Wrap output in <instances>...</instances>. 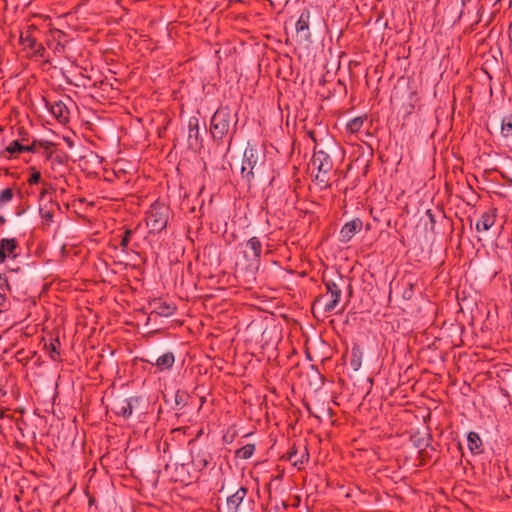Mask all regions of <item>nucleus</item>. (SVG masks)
Segmentation results:
<instances>
[{
  "instance_id": "obj_26",
  "label": "nucleus",
  "mask_w": 512,
  "mask_h": 512,
  "mask_svg": "<svg viewBox=\"0 0 512 512\" xmlns=\"http://www.w3.org/2000/svg\"><path fill=\"white\" fill-rule=\"evenodd\" d=\"M130 235H131V230H126L124 233V236L121 240V246L123 248H126L128 246L129 240H130Z\"/></svg>"
},
{
  "instance_id": "obj_29",
  "label": "nucleus",
  "mask_w": 512,
  "mask_h": 512,
  "mask_svg": "<svg viewBox=\"0 0 512 512\" xmlns=\"http://www.w3.org/2000/svg\"><path fill=\"white\" fill-rule=\"evenodd\" d=\"M58 343H59V342H58V340H56V341H55V343H54V342H52V343L50 344L52 352H54V353H56V354H59V353L56 351V346H57V344H58Z\"/></svg>"
},
{
  "instance_id": "obj_2",
  "label": "nucleus",
  "mask_w": 512,
  "mask_h": 512,
  "mask_svg": "<svg viewBox=\"0 0 512 512\" xmlns=\"http://www.w3.org/2000/svg\"><path fill=\"white\" fill-rule=\"evenodd\" d=\"M231 113L228 108L218 109L211 119L210 129L214 138L222 139L229 131Z\"/></svg>"
},
{
  "instance_id": "obj_28",
  "label": "nucleus",
  "mask_w": 512,
  "mask_h": 512,
  "mask_svg": "<svg viewBox=\"0 0 512 512\" xmlns=\"http://www.w3.org/2000/svg\"><path fill=\"white\" fill-rule=\"evenodd\" d=\"M194 462H195V465H196L197 467H199V468H204V467H206V466H207V463H208L206 459H201V460L195 459V460H194Z\"/></svg>"
},
{
  "instance_id": "obj_34",
  "label": "nucleus",
  "mask_w": 512,
  "mask_h": 512,
  "mask_svg": "<svg viewBox=\"0 0 512 512\" xmlns=\"http://www.w3.org/2000/svg\"><path fill=\"white\" fill-rule=\"evenodd\" d=\"M55 34H57L58 36H61L62 32L61 31H56Z\"/></svg>"
},
{
  "instance_id": "obj_18",
  "label": "nucleus",
  "mask_w": 512,
  "mask_h": 512,
  "mask_svg": "<svg viewBox=\"0 0 512 512\" xmlns=\"http://www.w3.org/2000/svg\"><path fill=\"white\" fill-rule=\"evenodd\" d=\"M501 135L505 139L512 138V115L505 116L501 123Z\"/></svg>"
},
{
  "instance_id": "obj_12",
  "label": "nucleus",
  "mask_w": 512,
  "mask_h": 512,
  "mask_svg": "<svg viewBox=\"0 0 512 512\" xmlns=\"http://www.w3.org/2000/svg\"><path fill=\"white\" fill-rule=\"evenodd\" d=\"M50 112L58 121H60V122L68 121L69 111L63 102L57 101V102L52 103L50 105Z\"/></svg>"
},
{
  "instance_id": "obj_6",
  "label": "nucleus",
  "mask_w": 512,
  "mask_h": 512,
  "mask_svg": "<svg viewBox=\"0 0 512 512\" xmlns=\"http://www.w3.org/2000/svg\"><path fill=\"white\" fill-rule=\"evenodd\" d=\"M259 161L258 152L254 147H247L244 151L241 175L248 183L254 178V169L257 167Z\"/></svg>"
},
{
  "instance_id": "obj_4",
  "label": "nucleus",
  "mask_w": 512,
  "mask_h": 512,
  "mask_svg": "<svg viewBox=\"0 0 512 512\" xmlns=\"http://www.w3.org/2000/svg\"><path fill=\"white\" fill-rule=\"evenodd\" d=\"M146 222L152 231H162L168 222L167 208L159 203L153 204L148 211Z\"/></svg>"
},
{
  "instance_id": "obj_15",
  "label": "nucleus",
  "mask_w": 512,
  "mask_h": 512,
  "mask_svg": "<svg viewBox=\"0 0 512 512\" xmlns=\"http://www.w3.org/2000/svg\"><path fill=\"white\" fill-rule=\"evenodd\" d=\"M468 448L472 453L478 454L481 452L482 441L478 433L470 432L467 436Z\"/></svg>"
},
{
  "instance_id": "obj_23",
  "label": "nucleus",
  "mask_w": 512,
  "mask_h": 512,
  "mask_svg": "<svg viewBox=\"0 0 512 512\" xmlns=\"http://www.w3.org/2000/svg\"><path fill=\"white\" fill-rule=\"evenodd\" d=\"M155 309L159 315L165 316V317L171 316L175 311V308L173 306L162 304V303H160L159 306L156 307Z\"/></svg>"
},
{
  "instance_id": "obj_8",
  "label": "nucleus",
  "mask_w": 512,
  "mask_h": 512,
  "mask_svg": "<svg viewBox=\"0 0 512 512\" xmlns=\"http://www.w3.org/2000/svg\"><path fill=\"white\" fill-rule=\"evenodd\" d=\"M188 146L191 149H197L201 146L199 120L196 117H191L188 121Z\"/></svg>"
},
{
  "instance_id": "obj_20",
  "label": "nucleus",
  "mask_w": 512,
  "mask_h": 512,
  "mask_svg": "<svg viewBox=\"0 0 512 512\" xmlns=\"http://www.w3.org/2000/svg\"><path fill=\"white\" fill-rule=\"evenodd\" d=\"M25 149L26 148H24V145L20 144L18 140H14L8 144L6 147V152L10 154V156H13L23 153Z\"/></svg>"
},
{
  "instance_id": "obj_27",
  "label": "nucleus",
  "mask_w": 512,
  "mask_h": 512,
  "mask_svg": "<svg viewBox=\"0 0 512 512\" xmlns=\"http://www.w3.org/2000/svg\"><path fill=\"white\" fill-rule=\"evenodd\" d=\"M253 453V447L252 446H246L243 448V457L249 458Z\"/></svg>"
},
{
  "instance_id": "obj_9",
  "label": "nucleus",
  "mask_w": 512,
  "mask_h": 512,
  "mask_svg": "<svg viewBox=\"0 0 512 512\" xmlns=\"http://www.w3.org/2000/svg\"><path fill=\"white\" fill-rule=\"evenodd\" d=\"M361 228L362 222L359 219H354L346 223L340 231V240L342 242H349Z\"/></svg>"
},
{
  "instance_id": "obj_31",
  "label": "nucleus",
  "mask_w": 512,
  "mask_h": 512,
  "mask_svg": "<svg viewBox=\"0 0 512 512\" xmlns=\"http://www.w3.org/2000/svg\"><path fill=\"white\" fill-rule=\"evenodd\" d=\"M47 191H48V190H47V188H46V187L42 188L41 193H40V194H41V196L43 197V196L47 193Z\"/></svg>"
},
{
  "instance_id": "obj_33",
  "label": "nucleus",
  "mask_w": 512,
  "mask_h": 512,
  "mask_svg": "<svg viewBox=\"0 0 512 512\" xmlns=\"http://www.w3.org/2000/svg\"><path fill=\"white\" fill-rule=\"evenodd\" d=\"M62 49H64V46H61L60 44H58L57 47H56V50L60 51Z\"/></svg>"
},
{
  "instance_id": "obj_30",
  "label": "nucleus",
  "mask_w": 512,
  "mask_h": 512,
  "mask_svg": "<svg viewBox=\"0 0 512 512\" xmlns=\"http://www.w3.org/2000/svg\"><path fill=\"white\" fill-rule=\"evenodd\" d=\"M24 148H26L24 150V152H32V151H34V145H24Z\"/></svg>"
},
{
  "instance_id": "obj_14",
  "label": "nucleus",
  "mask_w": 512,
  "mask_h": 512,
  "mask_svg": "<svg viewBox=\"0 0 512 512\" xmlns=\"http://www.w3.org/2000/svg\"><path fill=\"white\" fill-rule=\"evenodd\" d=\"M115 413L124 418H128L133 413V404L131 399H124L115 404Z\"/></svg>"
},
{
  "instance_id": "obj_17",
  "label": "nucleus",
  "mask_w": 512,
  "mask_h": 512,
  "mask_svg": "<svg viewBox=\"0 0 512 512\" xmlns=\"http://www.w3.org/2000/svg\"><path fill=\"white\" fill-rule=\"evenodd\" d=\"M309 20L310 13L308 10H305L301 13L298 21L296 22V31L297 33L308 32L309 30Z\"/></svg>"
},
{
  "instance_id": "obj_21",
  "label": "nucleus",
  "mask_w": 512,
  "mask_h": 512,
  "mask_svg": "<svg viewBox=\"0 0 512 512\" xmlns=\"http://www.w3.org/2000/svg\"><path fill=\"white\" fill-rule=\"evenodd\" d=\"M363 123H364V118L355 117L348 122L347 129L351 133H357L362 128Z\"/></svg>"
},
{
  "instance_id": "obj_16",
  "label": "nucleus",
  "mask_w": 512,
  "mask_h": 512,
  "mask_svg": "<svg viewBox=\"0 0 512 512\" xmlns=\"http://www.w3.org/2000/svg\"><path fill=\"white\" fill-rule=\"evenodd\" d=\"M174 364V355L170 352L165 353L157 358L156 366L159 370H167L170 369Z\"/></svg>"
},
{
  "instance_id": "obj_10",
  "label": "nucleus",
  "mask_w": 512,
  "mask_h": 512,
  "mask_svg": "<svg viewBox=\"0 0 512 512\" xmlns=\"http://www.w3.org/2000/svg\"><path fill=\"white\" fill-rule=\"evenodd\" d=\"M496 221V211L495 209H490L484 212L480 219L476 223V230L478 232L488 231Z\"/></svg>"
},
{
  "instance_id": "obj_11",
  "label": "nucleus",
  "mask_w": 512,
  "mask_h": 512,
  "mask_svg": "<svg viewBox=\"0 0 512 512\" xmlns=\"http://www.w3.org/2000/svg\"><path fill=\"white\" fill-rule=\"evenodd\" d=\"M246 494L247 489L244 487H240L234 494L229 496L226 501V507L228 512H237Z\"/></svg>"
},
{
  "instance_id": "obj_25",
  "label": "nucleus",
  "mask_w": 512,
  "mask_h": 512,
  "mask_svg": "<svg viewBox=\"0 0 512 512\" xmlns=\"http://www.w3.org/2000/svg\"><path fill=\"white\" fill-rule=\"evenodd\" d=\"M41 180V174L39 171L33 169L32 174L30 175V178L28 179V183L30 185L37 184Z\"/></svg>"
},
{
  "instance_id": "obj_1",
  "label": "nucleus",
  "mask_w": 512,
  "mask_h": 512,
  "mask_svg": "<svg viewBox=\"0 0 512 512\" xmlns=\"http://www.w3.org/2000/svg\"><path fill=\"white\" fill-rule=\"evenodd\" d=\"M311 165L317 171L315 181L322 189L329 187V174L333 168V162L329 154L323 150H316L311 159Z\"/></svg>"
},
{
  "instance_id": "obj_3",
  "label": "nucleus",
  "mask_w": 512,
  "mask_h": 512,
  "mask_svg": "<svg viewBox=\"0 0 512 512\" xmlns=\"http://www.w3.org/2000/svg\"><path fill=\"white\" fill-rule=\"evenodd\" d=\"M242 246V253L248 263V267L258 269L262 255V243L260 239L253 236L243 243Z\"/></svg>"
},
{
  "instance_id": "obj_24",
  "label": "nucleus",
  "mask_w": 512,
  "mask_h": 512,
  "mask_svg": "<svg viewBox=\"0 0 512 512\" xmlns=\"http://www.w3.org/2000/svg\"><path fill=\"white\" fill-rule=\"evenodd\" d=\"M40 215L44 225H49L53 218V212L50 209L41 208Z\"/></svg>"
},
{
  "instance_id": "obj_7",
  "label": "nucleus",
  "mask_w": 512,
  "mask_h": 512,
  "mask_svg": "<svg viewBox=\"0 0 512 512\" xmlns=\"http://www.w3.org/2000/svg\"><path fill=\"white\" fill-rule=\"evenodd\" d=\"M326 293L317 301L324 305L325 312H332L338 305L341 297V289L334 282L326 283Z\"/></svg>"
},
{
  "instance_id": "obj_19",
  "label": "nucleus",
  "mask_w": 512,
  "mask_h": 512,
  "mask_svg": "<svg viewBox=\"0 0 512 512\" xmlns=\"http://www.w3.org/2000/svg\"><path fill=\"white\" fill-rule=\"evenodd\" d=\"M309 454L306 448L303 449L301 453V457H297V451L291 452L289 455V460L293 462L294 466L300 468L304 463L308 461Z\"/></svg>"
},
{
  "instance_id": "obj_5",
  "label": "nucleus",
  "mask_w": 512,
  "mask_h": 512,
  "mask_svg": "<svg viewBox=\"0 0 512 512\" xmlns=\"http://www.w3.org/2000/svg\"><path fill=\"white\" fill-rule=\"evenodd\" d=\"M36 30V27L31 25L28 26L25 31H22L20 34V44L23 46L24 50L29 51L33 56L42 57L45 49L41 43H38L34 36Z\"/></svg>"
},
{
  "instance_id": "obj_13",
  "label": "nucleus",
  "mask_w": 512,
  "mask_h": 512,
  "mask_svg": "<svg viewBox=\"0 0 512 512\" xmlns=\"http://www.w3.org/2000/svg\"><path fill=\"white\" fill-rule=\"evenodd\" d=\"M17 246L15 239H2L0 241V251L4 254V260L8 257H16Z\"/></svg>"
},
{
  "instance_id": "obj_32",
  "label": "nucleus",
  "mask_w": 512,
  "mask_h": 512,
  "mask_svg": "<svg viewBox=\"0 0 512 512\" xmlns=\"http://www.w3.org/2000/svg\"><path fill=\"white\" fill-rule=\"evenodd\" d=\"M4 261V254L3 252L0 251V264L3 263Z\"/></svg>"
},
{
  "instance_id": "obj_22",
  "label": "nucleus",
  "mask_w": 512,
  "mask_h": 512,
  "mask_svg": "<svg viewBox=\"0 0 512 512\" xmlns=\"http://www.w3.org/2000/svg\"><path fill=\"white\" fill-rule=\"evenodd\" d=\"M14 197V191L12 188L3 189L0 192V207H3L9 203Z\"/></svg>"
}]
</instances>
